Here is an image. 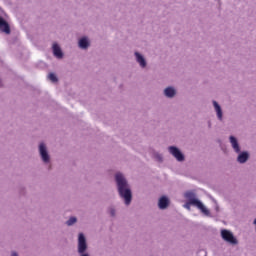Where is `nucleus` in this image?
<instances>
[{"mask_svg": "<svg viewBox=\"0 0 256 256\" xmlns=\"http://www.w3.org/2000/svg\"><path fill=\"white\" fill-rule=\"evenodd\" d=\"M0 31L6 35L11 34V27L9 26V23L3 19V17H0Z\"/></svg>", "mask_w": 256, "mask_h": 256, "instance_id": "423d86ee", "label": "nucleus"}, {"mask_svg": "<svg viewBox=\"0 0 256 256\" xmlns=\"http://www.w3.org/2000/svg\"><path fill=\"white\" fill-rule=\"evenodd\" d=\"M89 47V41L87 38H82L79 40V48L80 49H87Z\"/></svg>", "mask_w": 256, "mask_h": 256, "instance_id": "2eb2a0df", "label": "nucleus"}, {"mask_svg": "<svg viewBox=\"0 0 256 256\" xmlns=\"http://www.w3.org/2000/svg\"><path fill=\"white\" fill-rule=\"evenodd\" d=\"M53 53L54 57H57V59H63V51H61V47L57 43L53 44Z\"/></svg>", "mask_w": 256, "mask_h": 256, "instance_id": "6e6552de", "label": "nucleus"}, {"mask_svg": "<svg viewBox=\"0 0 256 256\" xmlns=\"http://www.w3.org/2000/svg\"><path fill=\"white\" fill-rule=\"evenodd\" d=\"M247 159H249V154L247 152H242L238 156V162L239 163H246Z\"/></svg>", "mask_w": 256, "mask_h": 256, "instance_id": "ddd939ff", "label": "nucleus"}, {"mask_svg": "<svg viewBox=\"0 0 256 256\" xmlns=\"http://www.w3.org/2000/svg\"><path fill=\"white\" fill-rule=\"evenodd\" d=\"M158 160L163 161V158L161 156H158Z\"/></svg>", "mask_w": 256, "mask_h": 256, "instance_id": "412c9836", "label": "nucleus"}, {"mask_svg": "<svg viewBox=\"0 0 256 256\" xmlns=\"http://www.w3.org/2000/svg\"><path fill=\"white\" fill-rule=\"evenodd\" d=\"M11 256H19V255H17L15 252H13Z\"/></svg>", "mask_w": 256, "mask_h": 256, "instance_id": "4be33fe9", "label": "nucleus"}, {"mask_svg": "<svg viewBox=\"0 0 256 256\" xmlns=\"http://www.w3.org/2000/svg\"><path fill=\"white\" fill-rule=\"evenodd\" d=\"M191 205L194 207H197L204 215H209V210L205 208V205L199 200H191L187 201L184 205L185 209H188V211H191Z\"/></svg>", "mask_w": 256, "mask_h": 256, "instance_id": "f03ea898", "label": "nucleus"}, {"mask_svg": "<svg viewBox=\"0 0 256 256\" xmlns=\"http://www.w3.org/2000/svg\"><path fill=\"white\" fill-rule=\"evenodd\" d=\"M164 94L166 97H175V90L173 89V87H168L164 90Z\"/></svg>", "mask_w": 256, "mask_h": 256, "instance_id": "dca6fc26", "label": "nucleus"}, {"mask_svg": "<svg viewBox=\"0 0 256 256\" xmlns=\"http://www.w3.org/2000/svg\"><path fill=\"white\" fill-rule=\"evenodd\" d=\"M221 237L226 241V243H230V245H237V238L233 236L231 231L226 229L221 230Z\"/></svg>", "mask_w": 256, "mask_h": 256, "instance_id": "7ed1b4c3", "label": "nucleus"}, {"mask_svg": "<svg viewBox=\"0 0 256 256\" xmlns=\"http://www.w3.org/2000/svg\"><path fill=\"white\" fill-rule=\"evenodd\" d=\"M213 105H214V109L217 113V117L221 121L223 119V111L221 110V106H219V103H217V101H213Z\"/></svg>", "mask_w": 256, "mask_h": 256, "instance_id": "9b49d317", "label": "nucleus"}, {"mask_svg": "<svg viewBox=\"0 0 256 256\" xmlns=\"http://www.w3.org/2000/svg\"><path fill=\"white\" fill-rule=\"evenodd\" d=\"M230 143L236 153H241V148L239 147V143L237 142L236 137L230 136Z\"/></svg>", "mask_w": 256, "mask_h": 256, "instance_id": "1a4fd4ad", "label": "nucleus"}, {"mask_svg": "<svg viewBox=\"0 0 256 256\" xmlns=\"http://www.w3.org/2000/svg\"><path fill=\"white\" fill-rule=\"evenodd\" d=\"M197 255H198V256H207V252H205V250H199V251L197 252Z\"/></svg>", "mask_w": 256, "mask_h": 256, "instance_id": "6ab92c4d", "label": "nucleus"}, {"mask_svg": "<svg viewBox=\"0 0 256 256\" xmlns=\"http://www.w3.org/2000/svg\"><path fill=\"white\" fill-rule=\"evenodd\" d=\"M85 251H87V241L83 233H80L78 238V253H85Z\"/></svg>", "mask_w": 256, "mask_h": 256, "instance_id": "20e7f679", "label": "nucleus"}, {"mask_svg": "<svg viewBox=\"0 0 256 256\" xmlns=\"http://www.w3.org/2000/svg\"><path fill=\"white\" fill-rule=\"evenodd\" d=\"M39 151L44 163H49V154L47 153V147H45L43 143L40 144Z\"/></svg>", "mask_w": 256, "mask_h": 256, "instance_id": "0eeeda50", "label": "nucleus"}, {"mask_svg": "<svg viewBox=\"0 0 256 256\" xmlns=\"http://www.w3.org/2000/svg\"><path fill=\"white\" fill-rule=\"evenodd\" d=\"M48 79H50L52 81V83H57V81H58L57 76L53 73H50L48 75Z\"/></svg>", "mask_w": 256, "mask_h": 256, "instance_id": "f3484780", "label": "nucleus"}, {"mask_svg": "<svg viewBox=\"0 0 256 256\" xmlns=\"http://www.w3.org/2000/svg\"><path fill=\"white\" fill-rule=\"evenodd\" d=\"M185 199L188 201H199L197 198H195V194L192 191H188L184 194Z\"/></svg>", "mask_w": 256, "mask_h": 256, "instance_id": "4468645a", "label": "nucleus"}, {"mask_svg": "<svg viewBox=\"0 0 256 256\" xmlns=\"http://www.w3.org/2000/svg\"><path fill=\"white\" fill-rule=\"evenodd\" d=\"M116 183L118 185V193L120 197L125 200L126 205H130L133 196L131 194V189H129V184H127V180L123 177V174H116Z\"/></svg>", "mask_w": 256, "mask_h": 256, "instance_id": "f257e3e1", "label": "nucleus"}, {"mask_svg": "<svg viewBox=\"0 0 256 256\" xmlns=\"http://www.w3.org/2000/svg\"><path fill=\"white\" fill-rule=\"evenodd\" d=\"M110 213H111V216H112V217H115V209H111V210H110Z\"/></svg>", "mask_w": 256, "mask_h": 256, "instance_id": "aec40b11", "label": "nucleus"}, {"mask_svg": "<svg viewBox=\"0 0 256 256\" xmlns=\"http://www.w3.org/2000/svg\"><path fill=\"white\" fill-rule=\"evenodd\" d=\"M169 152L171 153V155H173V157H175V159H177V161H185V156L183 155V153H181L180 150H178L177 147L170 146Z\"/></svg>", "mask_w": 256, "mask_h": 256, "instance_id": "39448f33", "label": "nucleus"}, {"mask_svg": "<svg viewBox=\"0 0 256 256\" xmlns=\"http://www.w3.org/2000/svg\"><path fill=\"white\" fill-rule=\"evenodd\" d=\"M159 209H167L169 207V199L167 197L163 196L159 199Z\"/></svg>", "mask_w": 256, "mask_h": 256, "instance_id": "9d476101", "label": "nucleus"}, {"mask_svg": "<svg viewBox=\"0 0 256 256\" xmlns=\"http://www.w3.org/2000/svg\"><path fill=\"white\" fill-rule=\"evenodd\" d=\"M135 55L137 63H139V65L142 67H147V62L145 61V58H143L138 52H135Z\"/></svg>", "mask_w": 256, "mask_h": 256, "instance_id": "f8f14e48", "label": "nucleus"}, {"mask_svg": "<svg viewBox=\"0 0 256 256\" xmlns=\"http://www.w3.org/2000/svg\"><path fill=\"white\" fill-rule=\"evenodd\" d=\"M74 223H77V218H75V217H71V218L66 222V224H67L68 226L74 225Z\"/></svg>", "mask_w": 256, "mask_h": 256, "instance_id": "a211bd4d", "label": "nucleus"}]
</instances>
